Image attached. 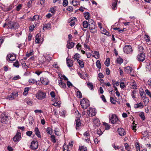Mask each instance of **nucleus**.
Returning a JSON list of instances; mask_svg holds the SVG:
<instances>
[{"label": "nucleus", "mask_w": 151, "mask_h": 151, "mask_svg": "<svg viewBox=\"0 0 151 151\" xmlns=\"http://www.w3.org/2000/svg\"><path fill=\"white\" fill-rule=\"evenodd\" d=\"M89 23V27L90 31L91 33H95L97 32V27L95 25V23L92 19H89L88 21Z\"/></svg>", "instance_id": "nucleus-1"}, {"label": "nucleus", "mask_w": 151, "mask_h": 151, "mask_svg": "<svg viewBox=\"0 0 151 151\" xmlns=\"http://www.w3.org/2000/svg\"><path fill=\"white\" fill-rule=\"evenodd\" d=\"M82 107L83 109H86L90 106L89 101L85 98H83L80 102Z\"/></svg>", "instance_id": "nucleus-2"}, {"label": "nucleus", "mask_w": 151, "mask_h": 151, "mask_svg": "<svg viewBox=\"0 0 151 151\" xmlns=\"http://www.w3.org/2000/svg\"><path fill=\"white\" fill-rule=\"evenodd\" d=\"M86 113L89 117H92L95 116L96 114V109L94 108L90 107L87 110Z\"/></svg>", "instance_id": "nucleus-3"}, {"label": "nucleus", "mask_w": 151, "mask_h": 151, "mask_svg": "<svg viewBox=\"0 0 151 151\" xmlns=\"http://www.w3.org/2000/svg\"><path fill=\"white\" fill-rule=\"evenodd\" d=\"M109 119L110 121L113 124H115L118 120L117 116L115 114L110 115L109 116Z\"/></svg>", "instance_id": "nucleus-4"}, {"label": "nucleus", "mask_w": 151, "mask_h": 151, "mask_svg": "<svg viewBox=\"0 0 151 151\" xmlns=\"http://www.w3.org/2000/svg\"><path fill=\"white\" fill-rule=\"evenodd\" d=\"M36 96L38 99L42 100L46 97V94L41 91H39L36 94Z\"/></svg>", "instance_id": "nucleus-5"}, {"label": "nucleus", "mask_w": 151, "mask_h": 151, "mask_svg": "<svg viewBox=\"0 0 151 151\" xmlns=\"http://www.w3.org/2000/svg\"><path fill=\"white\" fill-rule=\"evenodd\" d=\"M8 116L5 114L2 113L0 116V122L4 123H6L7 122Z\"/></svg>", "instance_id": "nucleus-6"}, {"label": "nucleus", "mask_w": 151, "mask_h": 151, "mask_svg": "<svg viewBox=\"0 0 151 151\" xmlns=\"http://www.w3.org/2000/svg\"><path fill=\"white\" fill-rule=\"evenodd\" d=\"M145 53L142 52L139 53L137 55V59L139 62H143L145 60Z\"/></svg>", "instance_id": "nucleus-7"}, {"label": "nucleus", "mask_w": 151, "mask_h": 151, "mask_svg": "<svg viewBox=\"0 0 151 151\" xmlns=\"http://www.w3.org/2000/svg\"><path fill=\"white\" fill-rule=\"evenodd\" d=\"M21 133L20 132L19 130L17 131L16 135L13 138V140L14 142H17L21 139Z\"/></svg>", "instance_id": "nucleus-8"}, {"label": "nucleus", "mask_w": 151, "mask_h": 151, "mask_svg": "<svg viewBox=\"0 0 151 151\" xmlns=\"http://www.w3.org/2000/svg\"><path fill=\"white\" fill-rule=\"evenodd\" d=\"M124 51L127 54L131 53L132 51V47L130 45H126L124 48Z\"/></svg>", "instance_id": "nucleus-9"}, {"label": "nucleus", "mask_w": 151, "mask_h": 151, "mask_svg": "<svg viewBox=\"0 0 151 151\" xmlns=\"http://www.w3.org/2000/svg\"><path fill=\"white\" fill-rule=\"evenodd\" d=\"M38 146V143L37 141L34 140L32 141L31 142L30 148L33 150H35L37 148Z\"/></svg>", "instance_id": "nucleus-10"}, {"label": "nucleus", "mask_w": 151, "mask_h": 151, "mask_svg": "<svg viewBox=\"0 0 151 151\" xmlns=\"http://www.w3.org/2000/svg\"><path fill=\"white\" fill-rule=\"evenodd\" d=\"M16 56L14 54H8L6 56V59L7 60H9L10 61H13L15 60Z\"/></svg>", "instance_id": "nucleus-11"}, {"label": "nucleus", "mask_w": 151, "mask_h": 151, "mask_svg": "<svg viewBox=\"0 0 151 151\" xmlns=\"http://www.w3.org/2000/svg\"><path fill=\"white\" fill-rule=\"evenodd\" d=\"M18 96L17 92H12L11 95L7 96V99L10 100H12L15 99Z\"/></svg>", "instance_id": "nucleus-12"}, {"label": "nucleus", "mask_w": 151, "mask_h": 151, "mask_svg": "<svg viewBox=\"0 0 151 151\" xmlns=\"http://www.w3.org/2000/svg\"><path fill=\"white\" fill-rule=\"evenodd\" d=\"M75 124L76 125V128L77 129H79L81 127V123L78 117L77 118L75 121Z\"/></svg>", "instance_id": "nucleus-13"}, {"label": "nucleus", "mask_w": 151, "mask_h": 151, "mask_svg": "<svg viewBox=\"0 0 151 151\" xmlns=\"http://www.w3.org/2000/svg\"><path fill=\"white\" fill-rule=\"evenodd\" d=\"M40 81L44 85H47L49 83L48 79L46 78H44L43 77H41L40 78Z\"/></svg>", "instance_id": "nucleus-14"}, {"label": "nucleus", "mask_w": 151, "mask_h": 151, "mask_svg": "<svg viewBox=\"0 0 151 151\" xmlns=\"http://www.w3.org/2000/svg\"><path fill=\"white\" fill-rule=\"evenodd\" d=\"M117 131L119 134L121 136H124L126 134V132L122 128H119Z\"/></svg>", "instance_id": "nucleus-15"}, {"label": "nucleus", "mask_w": 151, "mask_h": 151, "mask_svg": "<svg viewBox=\"0 0 151 151\" xmlns=\"http://www.w3.org/2000/svg\"><path fill=\"white\" fill-rule=\"evenodd\" d=\"M75 44V43L68 41L67 42L66 47L68 49H70L74 47Z\"/></svg>", "instance_id": "nucleus-16"}, {"label": "nucleus", "mask_w": 151, "mask_h": 151, "mask_svg": "<svg viewBox=\"0 0 151 151\" xmlns=\"http://www.w3.org/2000/svg\"><path fill=\"white\" fill-rule=\"evenodd\" d=\"M93 122L96 126H98L100 124L99 119L97 118H95L93 119Z\"/></svg>", "instance_id": "nucleus-17"}, {"label": "nucleus", "mask_w": 151, "mask_h": 151, "mask_svg": "<svg viewBox=\"0 0 151 151\" xmlns=\"http://www.w3.org/2000/svg\"><path fill=\"white\" fill-rule=\"evenodd\" d=\"M146 68L147 71L150 72L151 71V62L149 61L147 63Z\"/></svg>", "instance_id": "nucleus-18"}, {"label": "nucleus", "mask_w": 151, "mask_h": 151, "mask_svg": "<svg viewBox=\"0 0 151 151\" xmlns=\"http://www.w3.org/2000/svg\"><path fill=\"white\" fill-rule=\"evenodd\" d=\"M51 27V26L50 24L48 23L47 24H45L43 25V29L45 30L46 29H50Z\"/></svg>", "instance_id": "nucleus-19"}, {"label": "nucleus", "mask_w": 151, "mask_h": 151, "mask_svg": "<svg viewBox=\"0 0 151 151\" xmlns=\"http://www.w3.org/2000/svg\"><path fill=\"white\" fill-rule=\"evenodd\" d=\"M35 134L37 136L40 138L41 137V135H40V132L39 131V130L37 127H36L35 129Z\"/></svg>", "instance_id": "nucleus-20"}, {"label": "nucleus", "mask_w": 151, "mask_h": 151, "mask_svg": "<svg viewBox=\"0 0 151 151\" xmlns=\"http://www.w3.org/2000/svg\"><path fill=\"white\" fill-rule=\"evenodd\" d=\"M132 68L130 66H127L124 68V70L127 73H130L132 70Z\"/></svg>", "instance_id": "nucleus-21"}, {"label": "nucleus", "mask_w": 151, "mask_h": 151, "mask_svg": "<svg viewBox=\"0 0 151 151\" xmlns=\"http://www.w3.org/2000/svg\"><path fill=\"white\" fill-rule=\"evenodd\" d=\"M58 85L62 88H65L66 87V84L62 82L61 80L59 81L58 82Z\"/></svg>", "instance_id": "nucleus-22"}, {"label": "nucleus", "mask_w": 151, "mask_h": 151, "mask_svg": "<svg viewBox=\"0 0 151 151\" xmlns=\"http://www.w3.org/2000/svg\"><path fill=\"white\" fill-rule=\"evenodd\" d=\"M66 63L68 66L69 67H71L73 65V61L70 59H68L67 58Z\"/></svg>", "instance_id": "nucleus-23"}, {"label": "nucleus", "mask_w": 151, "mask_h": 151, "mask_svg": "<svg viewBox=\"0 0 151 151\" xmlns=\"http://www.w3.org/2000/svg\"><path fill=\"white\" fill-rule=\"evenodd\" d=\"M7 28L12 29L14 28V25L13 22H9L7 24Z\"/></svg>", "instance_id": "nucleus-24"}, {"label": "nucleus", "mask_w": 151, "mask_h": 151, "mask_svg": "<svg viewBox=\"0 0 151 151\" xmlns=\"http://www.w3.org/2000/svg\"><path fill=\"white\" fill-rule=\"evenodd\" d=\"M117 3V1L115 0L112 4L111 7L113 10H115L116 8V5Z\"/></svg>", "instance_id": "nucleus-25"}, {"label": "nucleus", "mask_w": 151, "mask_h": 151, "mask_svg": "<svg viewBox=\"0 0 151 151\" xmlns=\"http://www.w3.org/2000/svg\"><path fill=\"white\" fill-rule=\"evenodd\" d=\"M84 16L85 19L86 20H89L90 14L88 12H86L84 13Z\"/></svg>", "instance_id": "nucleus-26"}, {"label": "nucleus", "mask_w": 151, "mask_h": 151, "mask_svg": "<svg viewBox=\"0 0 151 151\" xmlns=\"http://www.w3.org/2000/svg\"><path fill=\"white\" fill-rule=\"evenodd\" d=\"M40 36V34H38L35 36V42L37 43H40V39L39 38V37Z\"/></svg>", "instance_id": "nucleus-27"}, {"label": "nucleus", "mask_w": 151, "mask_h": 151, "mask_svg": "<svg viewBox=\"0 0 151 151\" xmlns=\"http://www.w3.org/2000/svg\"><path fill=\"white\" fill-rule=\"evenodd\" d=\"M28 82L29 83H31L32 84H37L36 80L34 79L30 78L28 80Z\"/></svg>", "instance_id": "nucleus-28"}, {"label": "nucleus", "mask_w": 151, "mask_h": 151, "mask_svg": "<svg viewBox=\"0 0 151 151\" xmlns=\"http://www.w3.org/2000/svg\"><path fill=\"white\" fill-rule=\"evenodd\" d=\"M79 65L80 66L81 68H83L84 67V64L83 62L80 60L77 59V61Z\"/></svg>", "instance_id": "nucleus-29"}, {"label": "nucleus", "mask_w": 151, "mask_h": 151, "mask_svg": "<svg viewBox=\"0 0 151 151\" xmlns=\"http://www.w3.org/2000/svg\"><path fill=\"white\" fill-rule=\"evenodd\" d=\"M143 104L142 103L140 102L139 103H137L135 104L134 105V107L135 108L137 109L142 106V107H143Z\"/></svg>", "instance_id": "nucleus-30"}, {"label": "nucleus", "mask_w": 151, "mask_h": 151, "mask_svg": "<svg viewBox=\"0 0 151 151\" xmlns=\"http://www.w3.org/2000/svg\"><path fill=\"white\" fill-rule=\"evenodd\" d=\"M89 24L88 22L86 21H84L83 22V26L85 28L88 27Z\"/></svg>", "instance_id": "nucleus-31"}, {"label": "nucleus", "mask_w": 151, "mask_h": 151, "mask_svg": "<svg viewBox=\"0 0 151 151\" xmlns=\"http://www.w3.org/2000/svg\"><path fill=\"white\" fill-rule=\"evenodd\" d=\"M45 58L47 62H50L52 60L51 56L49 55H46Z\"/></svg>", "instance_id": "nucleus-32"}, {"label": "nucleus", "mask_w": 151, "mask_h": 151, "mask_svg": "<svg viewBox=\"0 0 151 151\" xmlns=\"http://www.w3.org/2000/svg\"><path fill=\"white\" fill-rule=\"evenodd\" d=\"M143 102L145 106L147 105L149 101V99L147 97H143Z\"/></svg>", "instance_id": "nucleus-33"}, {"label": "nucleus", "mask_w": 151, "mask_h": 151, "mask_svg": "<svg viewBox=\"0 0 151 151\" xmlns=\"http://www.w3.org/2000/svg\"><path fill=\"white\" fill-rule=\"evenodd\" d=\"M29 90V87H26L24 88V91L23 93L24 95L26 96L28 93V91Z\"/></svg>", "instance_id": "nucleus-34"}, {"label": "nucleus", "mask_w": 151, "mask_h": 151, "mask_svg": "<svg viewBox=\"0 0 151 151\" xmlns=\"http://www.w3.org/2000/svg\"><path fill=\"white\" fill-rule=\"evenodd\" d=\"M116 61L118 64H121L123 62V60L122 58L119 57L117 58Z\"/></svg>", "instance_id": "nucleus-35"}, {"label": "nucleus", "mask_w": 151, "mask_h": 151, "mask_svg": "<svg viewBox=\"0 0 151 151\" xmlns=\"http://www.w3.org/2000/svg\"><path fill=\"white\" fill-rule=\"evenodd\" d=\"M110 62L109 58H107L104 62V64L107 67H108L109 65Z\"/></svg>", "instance_id": "nucleus-36"}, {"label": "nucleus", "mask_w": 151, "mask_h": 151, "mask_svg": "<svg viewBox=\"0 0 151 151\" xmlns=\"http://www.w3.org/2000/svg\"><path fill=\"white\" fill-rule=\"evenodd\" d=\"M39 19V16L36 15L34 16L33 18H32L31 20L32 21H34V20L36 21L38 20Z\"/></svg>", "instance_id": "nucleus-37"}, {"label": "nucleus", "mask_w": 151, "mask_h": 151, "mask_svg": "<svg viewBox=\"0 0 151 151\" xmlns=\"http://www.w3.org/2000/svg\"><path fill=\"white\" fill-rule=\"evenodd\" d=\"M88 87L91 90H92L93 88V85L92 83H88L87 84Z\"/></svg>", "instance_id": "nucleus-38"}, {"label": "nucleus", "mask_w": 151, "mask_h": 151, "mask_svg": "<svg viewBox=\"0 0 151 151\" xmlns=\"http://www.w3.org/2000/svg\"><path fill=\"white\" fill-rule=\"evenodd\" d=\"M101 31V32L104 34L105 35H107V33H108L107 32V31L104 29L103 28H101V29H100Z\"/></svg>", "instance_id": "nucleus-39"}, {"label": "nucleus", "mask_w": 151, "mask_h": 151, "mask_svg": "<svg viewBox=\"0 0 151 151\" xmlns=\"http://www.w3.org/2000/svg\"><path fill=\"white\" fill-rule=\"evenodd\" d=\"M96 63L97 67L99 69H100L101 68V64L100 61L99 60H98L96 62Z\"/></svg>", "instance_id": "nucleus-40"}, {"label": "nucleus", "mask_w": 151, "mask_h": 151, "mask_svg": "<svg viewBox=\"0 0 151 151\" xmlns=\"http://www.w3.org/2000/svg\"><path fill=\"white\" fill-rule=\"evenodd\" d=\"M80 151H87L86 147L84 146H82L79 147Z\"/></svg>", "instance_id": "nucleus-41"}, {"label": "nucleus", "mask_w": 151, "mask_h": 151, "mask_svg": "<svg viewBox=\"0 0 151 151\" xmlns=\"http://www.w3.org/2000/svg\"><path fill=\"white\" fill-rule=\"evenodd\" d=\"M60 115L64 117L65 116L66 112L65 110H61V111H60Z\"/></svg>", "instance_id": "nucleus-42"}, {"label": "nucleus", "mask_w": 151, "mask_h": 151, "mask_svg": "<svg viewBox=\"0 0 151 151\" xmlns=\"http://www.w3.org/2000/svg\"><path fill=\"white\" fill-rule=\"evenodd\" d=\"M139 116L143 120H145V117L144 115V114L143 112H141L139 114Z\"/></svg>", "instance_id": "nucleus-43"}, {"label": "nucleus", "mask_w": 151, "mask_h": 151, "mask_svg": "<svg viewBox=\"0 0 151 151\" xmlns=\"http://www.w3.org/2000/svg\"><path fill=\"white\" fill-rule=\"evenodd\" d=\"M51 140L52 142L54 143L56 142V140L55 139V137L54 135H52L51 136Z\"/></svg>", "instance_id": "nucleus-44"}, {"label": "nucleus", "mask_w": 151, "mask_h": 151, "mask_svg": "<svg viewBox=\"0 0 151 151\" xmlns=\"http://www.w3.org/2000/svg\"><path fill=\"white\" fill-rule=\"evenodd\" d=\"M94 54H95L96 57L95 58L96 59H98L99 57V52L97 51H95L94 52Z\"/></svg>", "instance_id": "nucleus-45"}, {"label": "nucleus", "mask_w": 151, "mask_h": 151, "mask_svg": "<svg viewBox=\"0 0 151 151\" xmlns=\"http://www.w3.org/2000/svg\"><path fill=\"white\" fill-rule=\"evenodd\" d=\"M110 101L111 103L113 104H115L116 101L112 97H111L110 99Z\"/></svg>", "instance_id": "nucleus-46"}, {"label": "nucleus", "mask_w": 151, "mask_h": 151, "mask_svg": "<svg viewBox=\"0 0 151 151\" xmlns=\"http://www.w3.org/2000/svg\"><path fill=\"white\" fill-rule=\"evenodd\" d=\"M80 57V55L78 53H76L74 55L73 58L75 60H77V59Z\"/></svg>", "instance_id": "nucleus-47"}, {"label": "nucleus", "mask_w": 151, "mask_h": 151, "mask_svg": "<svg viewBox=\"0 0 151 151\" xmlns=\"http://www.w3.org/2000/svg\"><path fill=\"white\" fill-rule=\"evenodd\" d=\"M13 65L16 68H18L19 67V62L17 60L16 61L13 63Z\"/></svg>", "instance_id": "nucleus-48"}, {"label": "nucleus", "mask_w": 151, "mask_h": 151, "mask_svg": "<svg viewBox=\"0 0 151 151\" xmlns=\"http://www.w3.org/2000/svg\"><path fill=\"white\" fill-rule=\"evenodd\" d=\"M52 129L48 127L46 129V132L47 133L50 135L52 134L51 132Z\"/></svg>", "instance_id": "nucleus-49"}, {"label": "nucleus", "mask_w": 151, "mask_h": 151, "mask_svg": "<svg viewBox=\"0 0 151 151\" xmlns=\"http://www.w3.org/2000/svg\"><path fill=\"white\" fill-rule=\"evenodd\" d=\"M60 101H58L55 102L54 103L52 104V105L55 106L59 107L60 104Z\"/></svg>", "instance_id": "nucleus-50"}, {"label": "nucleus", "mask_w": 151, "mask_h": 151, "mask_svg": "<svg viewBox=\"0 0 151 151\" xmlns=\"http://www.w3.org/2000/svg\"><path fill=\"white\" fill-rule=\"evenodd\" d=\"M137 86L136 83H132L131 85V88L133 89H136L137 88Z\"/></svg>", "instance_id": "nucleus-51"}, {"label": "nucleus", "mask_w": 151, "mask_h": 151, "mask_svg": "<svg viewBox=\"0 0 151 151\" xmlns=\"http://www.w3.org/2000/svg\"><path fill=\"white\" fill-rule=\"evenodd\" d=\"M76 93L77 96H78L79 98H82V93L80 91H77L76 92Z\"/></svg>", "instance_id": "nucleus-52"}, {"label": "nucleus", "mask_w": 151, "mask_h": 151, "mask_svg": "<svg viewBox=\"0 0 151 151\" xmlns=\"http://www.w3.org/2000/svg\"><path fill=\"white\" fill-rule=\"evenodd\" d=\"M83 135L85 136H86L87 137H90V134L89 133V131H87L85 132L83 134Z\"/></svg>", "instance_id": "nucleus-53"}, {"label": "nucleus", "mask_w": 151, "mask_h": 151, "mask_svg": "<svg viewBox=\"0 0 151 151\" xmlns=\"http://www.w3.org/2000/svg\"><path fill=\"white\" fill-rule=\"evenodd\" d=\"M68 4V0H64L63 1V4L64 6H67Z\"/></svg>", "instance_id": "nucleus-54"}, {"label": "nucleus", "mask_w": 151, "mask_h": 151, "mask_svg": "<svg viewBox=\"0 0 151 151\" xmlns=\"http://www.w3.org/2000/svg\"><path fill=\"white\" fill-rule=\"evenodd\" d=\"M104 125L105 126L106 129L108 130L109 129L110 126L107 123L104 122Z\"/></svg>", "instance_id": "nucleus-55"}, {"label": "nucleus", "mask_w": 151, "mask_h": 151, "mask_svg": "<svg viewBox=\"0 0 151 151\" xmlns=\"http://www.w3.org/2000/svg\"><path fill=\"white\" fill-rule=\"evenodd\" d=\"M52 68H59V66L58 65L57 63H54V64L52 65Z\"/></svg>", "instance_id": "nucleus-56"}, {"label": "nucleus", "mask_w": 151, "mask_h": 151, "mask_svg": "<svg viewBox=\"0 0 151 151\" xmlns=\"http://www.w3.org/2000/svg\"><path fill=\"white\" fill-rule=\"evenodd\" d=\"M125 149L128 151L130 150V148L129 147V145L127 143H125L124 144Z\"/></svg>", "instance_id": "nucleus-57"}, {"label": "nucleus", "mask_w": 151, "mask_h": 151, "mask_svg": "<svg viewBox=\"0 0 151 151\" xmlns=\"http://www.w3.org/2000/svg\"><path fill=\"white\" fill-rule=\"evenodd\" d=\"M136 149L137 151H140V147L139 144L137 143H136Z\"/></svg>", "instance_id": "nucleus-58"}, {"label": "nucleus", "mask_w": 151, "mask_h": 151, "mask_svg": "<svg viewBox=\"0 0 151 151\" xmlns=\"http://www.w3.org/2000/svg\"><path fill=\"white\" fill-rule=\"evenodd\" d=\"M66 9L69 11H73V7L71 6H67Z\"/></svg>", "instance_id": "nucleus-59"}, {"label": "nucleus", "mask_w": 151, "mask_h": 151, "mask_svg": "<svg viewBox=\"0 0 151 151\" xmlns=\"http://www.w3.org/2000/svg\"><path fill=\"white\" fill-rule=\"evenodd\" d=\"M50 11L52 13L54 14L55 12V9L54 8L52 7L50 8Z\"/></svg>", "instance_id": "nucleus-60"}, {"label": "nucleus", "mask_w": 151, "mask_h": 151, "mask_svg": "<svg viewBox=\"0 0 151 151\" xmlns=\"http://www.w3.org/2000/svg\"><path fill=\"white\" fill-rule=\"evenodd\" d=\"M22 5L21 4H19L18 6H17L16 10L17 11H19L21 9Z\"/></svg>", "instance_id": "nucleus-61"}, {"label": "nucleus", "mask_w": 151, "mask_h": 151, "mask_svg": "<svg viewBox=\"0 0 151 151\" xmlns=\"http://www.w3.org/2000/svg\"><path fill=\"white\" fill-rule=\"evenodd\" d=\"M67 84L68 87L69 88L70 86H73V85L72 83L69 81L67 82Z\"/></svg>", "instance_id": "nucleus-62"}, {"label": "nucleus", "mask_w": 151, "mask_h": 151, "mask_svg": "<svg viewBox=\"0 0 151 151\" xmlns=\"http://www.w3.org/2000/svg\"><path fill=\"white\" fill-rule=\"evenodd\" d=\"M63 151H68V146L64 145L63 146Z\"/></svg>", "instance_id": "nucleus-63"}, {"label": "nucleus", "mask_w": 151, "mask_h": 151, "mask_svg": "<svg viewBox=\"0 0 151 151\" xmlns=\"http://www.w3.org/2000/svg\"><path fill=\"white\" fill-rule=\"evenodd\" d=\"M145 91L147 94L151 97V93L150 91L148 89H146Z\"/></svg>", "instance_id": "nucleus-64"}]
</instances>
